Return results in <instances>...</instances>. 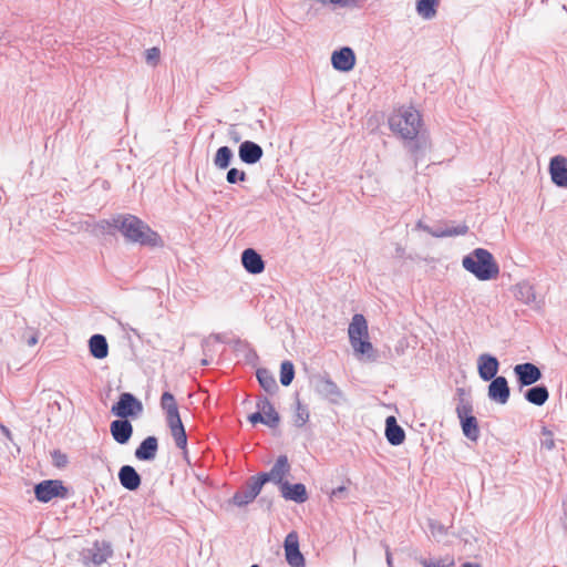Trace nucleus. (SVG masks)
<instances>
[{
  "label": "nucleus",
  "mask_w": 567,
  "mask_h": 567,
  "mask_svg": "<svg viewBox=\"0 0 567 567\" xmlns=\"http://www.w3.org/2000/svg\"><path fill=\"white\" fill-rule=\"evenodd\" d=\"M390 130L402 138L413 156L414 167L424 156L429 146V138L422 130L423 120L417 110L412 106L400 107L389 117Z\"/></svg>",
  "instance_id": "nucleus-1"
},
{
  "label": "nucleus",
  "mask_w": 567,
  "mask_h": 567,
  "mask_svg": "<svg viewBox=\"0 0 567 567\" xmlns=\"http://www.w3.org/2000/svg\"><path fill=\"white\" fill-rule=\"evenodd\" d=\"M114 225L128 243L147 247H163L164 241L159 234L153 230L145 221L132 214L115 215Z\"/></svg>",
  "instance_id": "nucleus-2"
},
{
  "label": "nucleus",
  "mask_w": 567,
  "mask_h": 567,
  "mask_svg": "<svg viewBox=\"0 0 567 567\" xmlns=\"http://www.w3.org/2000/svg\"><path fill=\"white\" fill-rule=\"evenodd\" d=\"M463 268L481 281L495 279L499 274V266L493 254L485 248H475L462 259Z\"/></svg>",
  "instance_id": "nucleus-3"
},
{
  "label": "nucleus",
  "mask_w": 567,
  "mask_h": 567,
  "mask_svg": "<svg viewBox=\"0 0 567 567\" xmlns=\"http://www.w3.org/2000/svg\"><path fill=\"white\" fill-rule=\"evenodd\" d=\"M349 340L355 354L372 358L373 346L369 341L368 323L363 315L355 313L348 329Z\"/></svg>",
  "instance_id": "nucleus-4"
},
{
  "label": "nucleus",
  "mask_w": 567,
  "mask_h": 567,
  "mask_svg": "<svg viewBox=\"0 0 567 567\" xmlns=\"http://www.w3.org/2000/svg\"><path fill=\"white\" fill-rule=\"evenodd\" d=\"M456 414L460 420L463 434L468 440L476 442L481 432L477 419L473 415L472 402L461 398L460 403L456 406Z\"/></svg>",
  "instance_id": "nucleus-5"
},
{
  "label": "nucleus",
  "mask_w": 567,
  "mask_h": 567,
  "mask_svg": "<svg viewBox=\"0 0 567 567\" xmlns=\"http://www.w3.org/2000/svg\"><path fill=\"white\" fill-rule=\"evenodd\" d=\"M35 499L40 503H49L53 498L65 499L69 497V488L61 480H44L33 487Z\"/></svg>",
  "instance_id": "nucleus-6"
},
{
  "label": "nucleus",
  "mask_w": 567,
  "mask_h": 567,
  "mask_svg": "<svg viewBox=\"0 0 567 567\" xmlns=\"http://www.w3.org/2000/svg\"><path fill=\"white\" fill-rule=\"evenodd\" d=\"M143 412L142 402L131 392H123L120 394L118 400L111 408V413L118 419L128 420V417L136 419Z\"/></svg>",
  "instance_id": "nucleus-7"
},
{
  "label": "nucleus",
  "mask_w": 567,
  "mask_h": 567,
  "mask_svg": "<svg viewBox=\"0 0 567 567\" xmlns=\"http://www.w3.org/2000/svg\"><path fill=\"white\" fill-rule=\"evenodd\" d=\"M316 392L334 405L346 401L344 394L328 373L318 374L313 378Z\"/></svg>",
  "instance_id": "nucleus-8"
},
{
  "label": "nucleus",
  "mask_w": 567,
  "mask_h": 567,
  "mask_svg": "<svg viewBox=\"0 0 567 567\" xmlns=\"http://www.w3.org/2000/svg\"><path fill=\"white\" fill-rule=\"evenodd\" d=\"M262 484L256 475L250 476L245 484L233 495L230 503L237 507H245L252 503L262 489Z\"/></svg>",
  "instance_id": "nucleus-9"
},
{
  "label": "nucleus",
  "mask_w": 567,
  "mask_h": 567,
  "mask_svg": "<svg viewBox=\"0 0 567 567\" xmlns=\"http://www.w3.org/2000/svg\"><path fill=\"white\" fill-rule=\"evenodd\" d=\"M290 464L287 455H279L269 472H260L256 476L265 485L268 482H274L281 487V483L287 482L285 476L290 472Z\"/></svg>",
  "instance_id": "nucleus-10"
},
{
  "label": "nucleus",
  "mask_w": 567,
  "mask_h": 567,
  "mask_svg": "<svg viewBox=\"0 0 567 567\" xmlns=\"http://www.w3.org/2000/svg\"><path fill=\"white\" fill-rule=\"evenodd\" d=\"M513 371L519 390L537 383L543 378L540 369L530 362L518 363Z\"/></svg>",
  "instance_id": "nucleus-11"
},
{
  "label": "nucleus",
  "mask_w": 567,
  "mask_h": 567,
  "mask_svg": "<svg viewBox=\"0 0 567 567\" xmlns=\"http://www.w3.org/2000/svg\"><path fill=\"white\" fill-rule=\"evenodd\" d=\"M487 396L492 402L505 405L511 396L508 381L503 375H497L488 381Z\"/></svg>",
  "instance_id": "nucleus-12"
},
{
  "label": "nucleus",
  "mask_w": 567,
  "mask_h": 567,
  "mask_svg": "<svg viewBox=\"0 0 567 567\" xmlns=\"http://www.w3.org/2000/svg\"><path fill=\"white\" fill-rule=\"evenodd\" d=\"M113 554L112 546L109 542H94L91 548L83 551V561L85 564L93 563L96 566L102 565Z\"/></svg>",
  "instance_id": "nucleus-13"
},
{
  "label": "nucleus",
  "mask_w": 567,
  "mask_h": 567,
  "mask_svg": "<svg viewBox=\"0 0 567 567\" xmlns=\"http://www.w3.org/2000/svg\"><path fill=\"white\" fill-rule=\"evenodd\" d=\"M286 560L290 567H306L305 557L299 548V539L296 532L289 533L284 543Z\"/></svg>",
  "instance_id": "nucleus-14"
},
{
  "label": "nucleus",
  "mask_w": 567,
  "mask_h": 567,
  "mask_svg": "<svg viewBox=\"0 0 567 567\" xmlns=\"http://www.w3.org/2000/svg\"><path fill=\"white\" fill-rule=\"evenodd\" d=\"M331 64L334 70L340 72H349L355 65V54L350 47H342L331 54Z\"/></svg>",
  "instance_id": "nucleus-15"
},
{
  "label": "nucleus",
  "mask_w": 567,
  "mask_h": 567,
  "mask_svg": "<svg viewBox=\"0 0 567 567\" xmlns=\"http://www.w3.org/2000/svg\"><path fill=\"white\" fill-rule=\"evenodd\" d=\"M499 365L498 359L491 353H482L477 358V372L480 378L485 382L497 377Z\"/></svg>",
  "instance_id": "nucleus-16"
},
{
  "label": "nucleus",
  "mask_w": 567,
  "mask_h": 567,
  "mask_svg": "<svg viewBox=\"0 0 567 567\" xmlns=\"http://www.w3.org/2000/svg\"><path fill=\"white\" fill-rule=\"evenodd\" d=\"M417 226L436 238L463 236L468 233V226L465 223L460 224L457 226L440 225L435 227H430L419 221Z\"/></svg>",
  "instance_id": "nucleus-17"
},
{
  "label": "nucleus",
  "mask_w": 567,
  "mask_h": 567,
  "mask_svg": "<svg viewBox=\"0 0 567 567\" xmlns=\"http://www.w3.org/2000/svg\"><path fill=\"white\" fill-rule=\"evenodd\" d=\"M549 174L556 186L567 188V158L563 155L551 157Z\"/></svg>",
  "instance_id": "nucleus-18"
},
{
  "label": "nucleus",
  "mask_w": 567,
  "mask_h": 567,
  "mask_svg": "<svg viewBox=\"0 0 567 567\" xmlns=\"http://www.w3.org/2000/svg\"><path fill=\"white\" fill-rule=\"evenodd\" d=\"M241 265L251 275H259L265 270V261L261 255L254 248H246L241 252Z\"/></svg>",
  "instance_id": "nucleus-19"
},
{
  "label": "nucleus",
  "mask_w": 567,
  "mask_h": 567,
  "mask_svg": "<svg viewBox=\"0 0 567 567\" xmlns=\"http://www.w3.org/2000/svg\"><path fill=\"white\" fill-rule=\"evenodd\" d=\"M281 496L286 501H292L297 504H302L308 501L309 494L306 488V485L302 483L291 484L288 481L281 483V487L279 488Z\"/></svg>",
  "instance_id": "nucleus-20"
},
{
  "label": "nucleus",
  "mask_w": 567,
  "mask_h": 567,
  "mask_svg": "<svg viewBox=\"0 0 567 567\" xmlns=\"http://www.w3.org/2000/svg\"><path fill=\"white\" fill-rule=\"evenodd\" d=\"M264 155L262 147L252 141H244L238 148L239 159L248 165L258 163Z\"/></svg>",
  "instance_id": "nucleus-21"
},
{
  "label": "nucleus",
  "mask_w": 567,
  "mask_h": 567,
  "mask_svg": "<svg viewBox=\"0 0 567 567\" xmlns=\"http://www.w3.org/2000/svg\"><path fill=\"white\" fill-rule=\"evenodd\" d=\"M133 431V425L128 420L117 419L110 424V432L113 440L121 445L130 442Z\"/></svg>",
  "instance_id": "nucleus-22"
},
{
  "label": "nucleus",
  "mask_w": 567,
  "mask_h": 567,
  "mask_svg": "<svg viewBox=\"0 0 567 567\" xmlns=\"http://www.w3.org/2000/svg\"><path fill=\"white\" fill-rule=\"evenodd\" d=\"M117 477L120 484L127 491L134 492L140 488L142 477L132 465H123L118 470Z\"/></svg>",
  "instance_id": "nucleus-23"
},
{
  "label": "nucleus",
  "mask_w": 567,
  "mask_h": 567,
  "mask_svg": "<svg viewBox=\"0 0 567 567\" xmlns=\"http://www.w3.org/2000/svg\"><path fill=\"white\" fill-rule=\"evenodd\" d=\"M158 451V440L154 435L145 437L135 449L134 456L142 462L155 460Z\"/></svg>",
  "instance_id": "nucleus-24"
},
{
  "label": "nucleus",
  "mask_w": 567,
  "mask_h": 567,
  "mask_svg": "<svg viewBox=\"0 0 567 567\" xmlns=\"http://www.w3.org/2000/svg\"><path fill=\"white\" fill-rule=\"evenodd\" d=\"M385 437L388 442L398 446L401 445L405 440V432L396 422L394 416H388L385 420Z\"/></svg>",
  "instance_id": "nucleus-25"
},
{
  "label": "nucleus",
  "mask_w": 567,
  "mask_h": 567,
  "mask_svg": "<svg viewBox=\"0 0 567 567\" xmlns=\"http://www.w3.org/2000/svg\"><path fill=\"white\" fill-rule=\"evenodd\" d=\"M166 423L171 430V434L175 441L176 446L186 452L187 434L181 417L171 419L166 421Z\"/></svg>",
  "instance_id": "nucleus-26"
},
{
  "label": "nucleus",
  "mask_w": 567,
  "mask_h": 567,
  "mask_svg": "<svg viewBox=\"0 0 567 567\" xmlns=\"http://www.w3.org/2000/svg\"><path fill=\"white\" fill-rule=\"evenodd\" d=\"M89 350L93 358L102 360L109 354V344L105 336L95 333L89 340Z\"/></svg>",
  "instance_id": "nucleus-27"
},
{
  "label": "nucleus",
  "mask_w": 567,
  "mask_h": 567,
  "mask_svg": "<svg viewBox=\"0 0 567 567\" xmlns=\"http://www.w3.org/2000/svg\"><path fill=\"white\" fill-rule=\"evenodd\" d=\"M524 398L527 402L537 406H542L547 402L549 398V391L545 384H537L527 389L524 392Z\"/></svg>",
  "instance_id": "nucleus-28"
},
{
  "label": "nucleus",
  "mask_w": 567,
  "mask_h": 567,
  "mask_svg": "<svg viewBox=\"0 0 567 567\" xmlns=\"http://www.w3.org/2000/svg\"><path fill=\"white\" fill-rule=\"evenodd\" d=\"M256 378L260 386L270 395L278 391V384L274 374L266 368H259L256 371Z\"/></svg>",
  "instance_id": "nucleus-29"
},
{
  "label": "nucleus",
  "mask_w": 567,
  "mask_h": 567,
  "mask_svg": "<svg viewBox=\"0 0 567 567\" xmlns=\"http://www.w3.org/2000/svg\"><path fill=\"white\" fill-rule=\"evenodd\" d=\"M161 406L166 412V421L181 417L178 406L171 392H164L161 398Z\"/></svg>",
  "instance_id": "nucleus-30"
},
{
  "label": "nucleus",
  "mask_w": 567,
  "mask_h": 567,
  "mask_svg": "<svg viewBox=\"0 0 567 567\" xmlns=\"http://www.w3.org/2000/svg\"><path fill=\"white\" fill-rule=\"evenodd\" d=\"M439 0H416V12L425 20H430L436 16Z\"/></svg>",
  "instance_id": "nucleus-31"
},
{
  "label": "nucleus",
  "mask_w": 567,
  "mask_h": 567,
  "mask_svg": "<svg viewBox=\"0 0 567 567\" xmlns=\"http://www.w3.org/2000/svg\"><path fill=\"white\" fill-rule=\"evenodd\" d=\"M234 153L228 146H220L214 156V165L219 169H226L231 164Z\"/></svg>",
  "instance_id": "nucleus-32"
},
{
  "label": "nucleus",
  "mask_w": 567,
  "mask_h": 567,
  "mask_svg": "<svg viewBox=\"0 0 567 567\" xmlns=\"http://www.w3.org/2000/svg\"><path fill=\"white\" fill-rule=\"evenodd\" d=\"M515 297L526 305L534 302L536 299L533 286L527 282L516 285Z\"/></svg>",
  "instance_id": "nucleus-33"
},
{
  "label": "nucleus",
  "mask_w": 567,
  "mask_h": 567,
  "mask_svg": "<svg viewBox=\"0 0 567 567\" xmlns=\"http://www.w3.org/2000/svg\"><path fill=\"white\" fill-rule=\"evenodd\" d=\"M310 417V413L308 406L302 404L301 401L297 398L296 400V409L293 413V424L297 427H302Z\"/></svg>",
  "instance_id": "nucleus-34"
},
{
  "label": "nucleus",
  "mask_w": 567,
  "mask_h": 567,
  "mask_svg": "<svg viewBox=\"0 0 567 567\" xmlns=\"http://www.w3.org/2000/svg\"><path fill=\"white\" fill-rule=\"evenodd\" d=\"M295 378V367L291 361H284L280 365V383L288 386L292 383Z\"/></svg>",
  "instance_id": "nucleus-35"
},
{
  "label": "nucleus",
  "mask_w": 567,
  "mask_h": 567,
  "mask_svg": "<svg viewBox=\"0 0 567 567\" xmlns=\"http://www.w3.org/2000/svg\"><path fill=\"white\" fill-rule=\"evenodd\" d=\"M114 225H117V223H115V216H113L111 219H102L97 221L94 225V230L101 234L114 235V231L117 230V227Z\"/></svg>",
  "instance_id": "nucleus-36"
},
{
  "label": "nucleus",
  "mask_w": 567,
  "mask_h": 567,
  "mask_svg": "<svg viewBox=\"0 0 567 567\" xmlns=\"http://www.w3.org/2000/svg\"><path fill=\"white\" fill-rule=\"evenodd\" d=\"M265 416V425L269 426L270 429H275L280 423V415L276 411L275 406H269V409L261 412Z\"/></svg>",
  "instance_id": "nucleus-37"
},
{
  "label": "nucleus",
  "mask_w": 567,
  "mask_h": 567,
  "mask_svg": "<svg viewBox=\"0 0 567 567\" xmlns=\"http://www.w3.org/2000/svg\"><path fill=\"white\" fill-rule=\"evenodd\" d=\"M421 565L423 567H453L454 566V559L446 556L444 558H440L439 560H430V559H421Z\"/></svg>",
  "instance_id": "nucleus-38"
},
{
  "label": "nucleus",
  "mask_w": 567,
  "mask_h": 567,
  "mask_svg": "<svg viewBox=\"0 0 567 567\" xmlns=\"http://www.w3.org/2000/svg\"><path fill=\"white\" fill-rule=\"evenodd\" d=\"M540 447L547 451H551L555 447L554 434L545 426L542 430Z\"/></svg>",
  "instance_id": "nucleus-39"
},
{
  "label": "nucleus",
  "mask_w": 567,
  "mask_h": 567,
  "mask_svg": "<svg viewBox=\"0 0 567 567\" xmlns=\"http://www.w3.org/2000/svg\"><path fill=\"white\" fill-rule=\"evenodd\" d=\"M247 179V174L244 171L238 168H230L226 174V181L229 184H237L239 182H245Z\"/></svg>",
  "instance_id": "nucleus-40"
},
{
  "label": "nucleus",
  "mask_w": 567,
  "mask_h": 567,
  "mask_svg": "<svg viewBox=\"0 0 567 567\" xmlns=\"http://www.w3.org/2000/svg\"><path fill=\"white\" fill-rule=\"evenodd\" d=\"M159 58H161V51L156 47H153L145 51V60H146V63L150 65H153V66L157 65V63L159 62Z\"/></svg>",
  "instance_id": "nucleus-41"
},
{
  "label": "nucleus",
  "mask_w": 567,
  "mask_h": 567,
  "mask_svg": "<svg viewBox=\"0 0 567 567\" xmlns=\"http://www.w3.org/2000/svg\"><path fill=\"white\" fill-rule=\"evenodd\" d=\"M348 488L346 486H339L333 488L329 495L330 501H344L348 497Z\"/></svg>",
  "instance_id": "nucleus-42"
},
{
  "label": "nucleus",
  "mask_w": 567,
  "mask_h": 567,
  "mask_svg": "<svg viewBox=\"0 0 567 567\" xmlns=\"http://www.w3.org/2000/svg\"><path fill=\"white\" fill-rule=\"evenodd\" d=\"M53 463L56 467H64L68 464V457L60 450H54L51 453Z\"/></svg>",
  "instance_id": "nucleus-43"
},
{
  "label": "nucleus",
  "mask_w": 567,
  "mask_h": 567,
  "mask_svg": "<svg viewBox=\"0 0 567 567\" xmlns=\"http://www.w3.org/2000/svg\"><path fill=\"white\" fill-rule=\"evenodd\" d=\"M318 2H321L322 4L331 3L339 7H348L351 4H354L359 0H317Z\"/></svg>",
  "instance_id": "nucleus-44"
},
{
  "label": "nucleus",
  "mask_w": 567,
  "mask_h": 567,
  "mask_svg": "<svg viewBox=\"0 0 567 567\" xmlns=\"http://www.w3.org/2000/svg\"><path fill=\"white\" fill-rule=\"evenodd\" d=\"M248 421L252 424V425H256L257 423H262L265 424L266 420H265V416L264 414L260 412V411H257L255 413H251L249 416H248Z\"/></svg>",
  "instance_id": "nucleus-45"
},
{
  "label": "nucleus",
  "mask_w": 567,
  "mask_h": 567,
  "mask_svg": "<svg viewBox=\"0 0 567 567\" xmlns=\"http://www.w3.org/2000/svg\"><path fill=\"white\" fill-rule=\"evenodd\" d=\"M256 405L258 411L260 412L269 409V406H272L271 402L268 400L267 396H259Z\"/></svg>",
  "instance_id": "nucleus-46"
},
{
  "label": "nucleus",
  "mask_w": 567,
  "mask_h": 567,
  "mask_svg": "<svg viewBox=\"0 0 567 567\" xmlns=\"http://www.w3.org/2000/svg\"><path fill=\"white\" fill-rule=\"evenodd\" d=\"M430 528H431L432 534H435V533L445 534L444 526L437 522H430Z\"/></svg>",
  "instance_id": "nucleus-47"
},
{
  "label": "nucleus",
  "mask_w": 567,
  "mask_h": 567,
  "mask_svg": "<svg viewBox=\"0 0 567 567\" xmlns=\"http://www.w3.org/2000/svg\"><path fill=\"white\" fill-rule=\"evenodd\" d=\"M38 343V336L37 334H32L30 338H28L27 340V344L29 347H33Z\"/></svg>",
  "instance_id": "nucleus-48"
},
{
  "label": "nucleus",
  "mask_w": 567,
  "mask_h": 567,
  "mask_svg": "<svg viewBox=\"0 0 567 567\" xmlns=\"http://www.w3.org/2000/svg\"><path fill=\"white\" fill-rule=\"evenodd\" d=\"M229 135H230V138H231L234 142H236V143H237V142H239V141H240V138H241V137H240V135H239V133H238V132H236V131H230V132H229Z\"/></svg>",
  "instance_id": "nucleus-49"
},
{
  "label": "nucleus",
  "mask_w": 567,
  "mask_h": 567,
  "mask_svg": "<svg viewBox=\"0 0 567 567\" xmlns=\"http://www.w3.org/2000/svg\"><path fill=\"white\" fill-rule=\"evenodd\" d=\"M386 564L389 567H392V555H391L389 548H386Z\"/></svg>",
  "instance_id": "nucleus-50"
},
{
  "label": "nucleus",
  "mask_w": 567,
  "mask_h": 567,
  "mask_svg": "<svg viewBox=\"0 0 567 567\" xmlns=\"http://www.w3.org/2000/svg\"><path fill=\"white\" fill-rule=\"evenodd\" d=\"M461 567H481L478 564L474 563H464Z\"/></svg>",
  "instance_id": "nucleus-51"
},
{
  "label": "nucleus",
  "mask_w": 567,
  "mask_h": 567,
  "mask_svg": "<svg viewBox=\"0 0 567 567\" xmlns=\"http://www.w3.org/2000/svg\"><path fill=\"white\" fill-rule=\"evenodd\" d=\"M6 31L0 30V40H7Z\"/></svg>",
  "instance_id": "nucleus-52"
},
{
  "label": "nucleus",
  "mask_w": 567,
  "mask_h": 567,
  "mask_svg": "<svg viewBox=\"0 0 567 567\" xmlns=\"http://www.w3.org/2000/svg\"><path fill=\"white\" fill-rule=\"evenodd\" d=\"M200 364H202V365H208V364H209V360H207V359H203V360L200 361Z\"/></svg>",
  "instance_id": "nucleus-53"
},
{
  "label": "nucleus",
  "mask_w": 567,
  "mask_h": 567,
  "mask_svg": "<svg viewBox=\"0 0 567 567\" xmlns=\"http://www.w3.org/2000/svg\"><path fill=\"white\" fill-rule=\"evenodd\" d=\"M457 393H458L460 396H463L464 395V389L458 388L457 389Z\"/></svg>",
  "instance_id": "nucleus-54"
},
{
  "label": "nucleus",
  "mask_w": 567,
  "mask_h": 567,
  "mask_svg": "<svg viewBox=\"0 0 567 567\" xmlns=\"http://www.w3.org/2000/svg\"><path fill=\"white\" fill-rule=\"evenodd\" d=\"M3 432H4V433H6V435H8V436L10 435V431H9L8 429L3 427Z\"/></svg>",
  "instance_id": "nucleus-55"
},
{
  "label": "nucleus",
  "mask_w": 567,
  "mask_h": 567,
  "mask_svg": "<svg viewBox=\"0 0 567 567\" xmlns=\"http://www.w3.org/2000/svg\"><path fill=\"white\" fill-rule=\"evenodd\" d=\"M208 343V340L203 341V347H205Z\"/></svg>",
  "instance_id": "nucleus-56"
},
{
  "label": "nucleus",
  "mask_w": 567,
  "mask_h": 567,
  "mask_svg": "<svg viewBox=\"0 0 567 567\" xmlns=\"http://www.w3.org/2000/svg\"><path fill=\"white\" fill-rule=\"evenodd\" d=\"M214 338L219 341V336L218 334H215Z\"/></svg>",
  "instance_id": "nucleus-57"
},
{
  "label": "nucleus",
  "mask_w": 567,
  "mask_h": 567,
  "mask_svg": "<svg viewBox=\"0 0 567 567\" xmlns=\"http://www.w3.org/2000/svg\"><path fill=\"white\" fill-rule=\"evenodd\" d=\"M250 567H260V566L255 564V565H251Z\"/></svg>",
  "instance_id": "nucleus-58"
}]
</instances>
